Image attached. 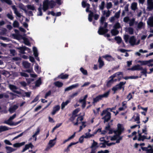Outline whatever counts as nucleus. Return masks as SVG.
I'll return each mask as SVG.
<instances>
[{"mask_svg":"<svg viewBox=\"0 0 153 153\" xmlns=\"http://www.w3.org/2000/svg\"><path fill=\"white\" fill-rule=\"evenodd\" d=\"M142 69V67H141L140 65H137L133 66L131 68H128V70L131 71H139Z\"/></svg>","mask_w":153,"mask_h":153,"instance_id":"obj_9","label":"nucleus"},{"mask_svg":"<svg viewBox=\"0 0 153 153\" xmlns=\"http://www.w3.org/2000/svg\"><path fill=\"white\" fill-rule=\"evenodd\" d=\"M117 130H114V133L120 135L124 131V128L121 124L118 123L117 125Z\"/></svg>","mask_w":153,"mask_h":153,"instance_id":"obj_4","label":"nucleus"},{"mask_svg":"<svg viewBox=\"0 0 153 153\" xmlns=\"http://www.w3.org/2000/svg\"><path fill=\"white\" fill-rule=\"evenodd\" d=\"M60 109V107L59 105H57L53 108V111L52 112V115H54L57 111H59Z\"/></svg>","mask_w":153,"mask_h":153,"instance_id":"obj_19","label":"nucleus"},{"mask_svg":"<svg viewBox=\"0 0 153 153\" xmlns=\"http://www.w3.org/2000/svg\"><path fill=\"white\" fill-rule=\"evenodd\" d=\"M21 39L24 40V43L26 45L28 46H30V43L28 39L25 37H22Z\"/></svg>","mask_w":153,"mask_h":153,"instance_id":"obj_20","label":"nucleus"},{"mask_svg":"<svg viewBox=\"0 0 153 153\" xmlns=\"http://www.w3.org/2000/svg\"><path fill=\"white\" fill-rule=\"evenodd\" d=\"M49 6L48 0H45L43 2V10L44 11H45L48 9Z\"/></svg>","mask_w":153,"mask_h":153,"instance_id":"obj_11","label":"nucleus"},{"mask_svg":"<svg viewBox=\"0 0 153 153\" xmlns=\"http://www.w3.org/2000/svg\"><path fill=\"white\" fill-rule=\"evenodd\" d=\"M54 84L55 86L58 88L62 87L63 85V84L62 82L59 81H56L54 82Z\"/></svg>","mask_w":153,"mask_h":153,"instance_id":"obj_26","label":"nucleus"},{"mask_svg":"<svg viewBox=\"0 0 153 153\" xmlns=\"http://www.w3.org/2000/svg\"><path fill=\"white\" fill-rule=\"evenodd\" d=\"M131 9L134 10L135 11L137 9V4L136 2L133 3L131 6Z\"/></svg>","mask_w":153,"mask_h":153,"instance_id":"obj_29","label":"nucleus"},{"mask_svg":"<svg viewBox=\"0 0 153 153\" xmlns=\"http://www.w3.org/2000/svg\"><path fill=\"white\" fill-rule=\"evenodd\" d=\"M68 76L69 75L68 74H64L63 73H62L58 76V77L62 79H68Z\"/></svg>","mask_w":153,"mask_h":153,"instance_id":"obj_21","label":"nucleus"},{"mask_svg":"<svg viewBox=\"0 0 153 153\" xmlns=\"http://www.w3.org/2000/svg\"><path fill=\"white\" fill-rule=\"evenodd\" d=\"M147 138V137L145 135H143L141 137H138L137 140L138 141H143L145 139Z\"/></svg>","mask_w":153,"mask_h":153,"instance_id":"obj_48","label":"nucleus"},{"mask_svg":"<svg viewBox=\"0 0 153 153\" xmlns=\"http://www.w3.org/2000/svg\"><path fill=\"white\" fill-rule=\"evenodd\" d=\"M129 42L131 45L133 46L135 45L136 39L134 36H132L129 38Z\"/></svg>","mask_w":153,"mask_h":153,"instance_id":"obj_15","label":"nucleus"},{"mask_svg":"<svg viewBox=\"0 0 153 153\" xmlns=\"http://www.w3.org/2000/svg\"><path fill=\"white\" fill-rule=\"evenodd\" d=\"M117 138H118L116 139L117 140L115 143H120V141L122 139L123 137L119 135V136H117Z\"/></svg>","mask_w":153,"mask_h":153,"instance_id":"obj_62","label":"nucleus"},{"mask_svg":"<svg viewBox=\"0 0 153 153\" xmlns=\"http://www.w3.org/2000/svg\"><path fill=\"white\" fill-rule=\"evenodd\" d=\"M115 40L117 41V42L118 44H120L122 42V40L121 38L119 36H116L114 38Z\"/></svg>","mask_w":153,"mask_h":153,"instance_id":"obj_35","label":"nucleus"},{"mask_svg":"<svg viewBox=\"0 0 153 153\" xmlns=\"http://www.w3.org/2000/svg\"><path fill=\"white\" fill-rule=\"evenodd\" d=\"M51 91L50 90L46 93L45 95V98L46 99L48 96L51 95Z\"/></svg>","mask_w":153,"mask_h":153,"instance_id":"obj_64","label":"nucleus"},{"mask_svg":"<svg viewBox=\"0 0 153 153\" xmlns=\"http://www.w3.org/2000/svg\"><path fill=\"white\" fill-rule=\"evenodd\" d=\"M76 132H74V134L71 136L69 137L67 139L65 140L62 143V144H65L66 142L68 141L69 140L73 138L75 136Z\"/></svg>","mask_w":153,"mask_h":153,"instance_id":"obj_24","label":"nucleus"},{"mask_svg":"<svg viewBox=\"0 0 153 153\" xmlns=\"http://www.w3.org/2000/svg\"><path fill=\"white\" fill-rule=\"evenodd\" d=\"M56 138L54 139L53 140H50L49 141V144L50 145V147H52L54 145L55 143L53 142V141L56 140Z\"/></svg>","mask_w":153,"mask_h":153,"instance_id":"obj_43","label":"nucleus"},{"mask_svg":"<svg viewBox=\"0 0 153 153\" xmlns=\"http://www.w3.org/2000/svg\"><path fill=\"white\" fill-rule=\"evenodd\" d=\"M138 62L140 63L142 65H147V64H148V63L153 62V59H151L148 61L139 60L138 61Z\"/></svg>","mask_w":153,"mask_h":153,"instance_id":"obj_12","label":"nucleus"},{"mask_svg":"<svg viewBox=\"0 0 153 153\" xmlns=\"http://www.w3.org/2000/svg\"><path fill=\"white\" fill-rule=\"evenodd\" d=\"M98 62L99 63V67L100 68H101L104 66V62L102 60L100 57H99Z\"/></svg>","mask_w":153,"mask_h":153,"instance_id":"obj_22","label":"nucleus"},{"mask_svg":"<svg viewBox=\"0 0 153 153\" xmlns=\"http://www.w3.org/2000/svg\"><path fill=\"white\" fill-rule=\"evenodd\" d=\"M117 136H119V135H118V134H116L115 135H114L111 137V140L113 141L116 140L117 138Z\"/></svg>","mask_w":153,"mask_h":153,"instance_id":"obj_57","label":"nucleus"},{"mask_svg":"<svg viewBox=\"0 0 153 153\" xmlns=\"http://www.w3.org/2000/svg\"><path fill=\"white\" fill-rule=\"evenodd\" d=\"M17 49L20 50L19 51L20 53L22 54H24L25 53V49L24 46L23 47H20L17 48Z\"/></svg>","mask_w":153,"mask_h":153,"instance_id":"obj_27","label":"nucleus"},{"mask_svg":"<svg viewBox=\"0 0 153 153\" xmlns=\"http://www.w3.org/2000/svg\"><path fill=\"white\" fill-rule=\"evenodd\" d=\"M107 23L105 22L103 27L102 26V25H101L98 31V33L99 35H104L108 32V30L107 28Z\"/></svg>","mask_w":153,"mask_h":153,"instance_id":"obj_2","label":"nucleus"},{"mask_svg":"<svg viewBox=\"0 0 153 153\" xmlns=\"http://www.w3.org/2000/svg\"><path fill=\"white\" fill-rule=\"evenodd\" d=\"M19 7L20 9L24 10L25 13H27V11L25 6L22 3H20L19 4Z\"/></svg>","mask_w":153,"mask_h":153,"instance_id":"obj_25","label":"nucleus"},{"mask_svg":"<svg viewBox=\"0 0 153 153\" xmlns=\"http://www.w3.org/2000/svg\"><path fill=\"white\" fill-rule=\"evenodd\" d=\"M70 102V101L69 100H67L65 102H62L61 104V109H63L65 107V106L67 105L68 103Z\"/></svg>","mask_w":153,"mask_h":153,"instance_id":"obj_32","label":"nucleus"},{"mask_svg":"<svg viewBox=\"0 0 153 153\" xmlns=\"http://www.w3.org/2000/svg\"><path fill=\"white\" fill-rule=\"evenodd\" d=\"M105 129L107 131H108V134H111L113 132L114 133V130L113 131L112 129L111 128V126L108 123L105 128Z\"/></svg>","mask_w":153,"mask_h":153,"instance_id":"obj_18","label":"nucleus"},{"mask_svg":"<svg viewBox=\"0 0 153 153\" xmlns=\"http://www.w3.org/2000/svg\"><path fill=\"white\" fill-rule=\"evenodd\" d=\"M12 9L13 10L14 12V13L19 18H21V15L17 10V9L16 8V6L15 5H13L12 6Z\"/></svg>","mask_w":153,"mask_h":153,"instance_id":"obj_13","label":"nucleus"},{"mask_svg":"<svg viewBox=\"0 0 153 153\" xmlns=\"http://www.w3.org/2000/svg\"><path fill=\"white\" fill-rule=\"evenodd\" d=\"M144 25V23L142 22H140L137 25V28L138 29H141Z\"/></svg>","mask_w":153,"mask_h":153,"instance_id":"obj_41","label":"nucleus"},{"mask_svg":"<svg viewBox=\"0 0 153 153\" xmlns=\"http://www.w3.org/2000/svg\"><path fill=\"white\" fill-rule=\"evenodd\" d=\"M38 10L39 11V14L38 13L37 14V16H42V8L41 7H39L38 8Z\"/></svg>","mask_w":153,"mask_h":153,"instance_id":"obj_53","label":"nucleus"},{"mask_svg":"<svg viewBox=\"0 0 153 153\" xmlns=\"http://www.w3.org/2000/svg\"><path fill=\"white\" fill-rule=\"evenodd\" d=\"M80 71L84 75H87L88 74L87 71L85 70L83 68L81 67L80 68Z\"/></svg>","mask_w":153,"mask_h":153,"instance_id":"obj_46","label":"nucleus"},{"mask_svg":"<svg viewBox=\"0 0 153 153\" xmlns=\"http://www.w3.org/2000/svg\"><path fill=\"white\" fill-rule=\"evenodd\" d=\"M27 7L29 9L36 11V9L33 5H27Z\"/></svg>","mask_w":153,"mask_h":153,"instance_id":"obj_44","label":"nucleus"},{"mask_svg":"<svg viewBox=\"0 0 153 153\" xmlns=\"http://www.w3.org/2000/svg\"><path fill=\"white\" fill-rule=\"evenodd\" d=\"M128 32L130 34L132 35L134 33L133 29L131 27H129L128 28Z\"/></svg>","mask_w":153,"mask_h":153,"instance_id":"obj_49","label":"nucleus"},{"mask_svg":"<svg viewBox=\"0 0 153 153\" xmlns=\"http://www.w3.org/2000/svg\"><path fill=\"white\" fill-rule=\"evenodd\" d=\"M147 9L148 11H150L153 10V0H147Z\"/></svg>","mask_w":153,"mask_h":153,"instance_id":"obj_8","label":"nucleus"},{"mask_svg":"<svg viewBox=\"0 0 153 153\" xmlns=\"http://www.w3.org/2000/svg\"><path fill=\"white\" fill-rule=\"evenodd\" d=\"M25 142H24L21 143H16L13 145V146L14 147H19L24 145Z\"/></svg>","mask_w":153,"mask_h":153,"instance_id":"obj_28","label":"nucleus"},{"mask_svg":"<svg viewBox=\"0 0 153 153\" xmlns=\"http://www.w3.org/2000/svg\"><path fill=\"white\" fill-rule=\"evenodd\" d=\"M9 87L10 90L13 92L18 94H21V93L20 92L16 90L18 89V88L16 86L10 84L9 85Z\"/></svg>","mask_w":153,"mask_h":153,"instance_id":"obj_7","label":"nucleus"},{"mask_svg":"<svg viewBox=\"0 0 153 153\" xmlns=\"http://www.w3.org/2000/svg\"><path fill=\"white\" fill-rule=\"evenodd\" d=\"M7 153H11L16 151V149L13 148L11 147L6 146L5 147Z\"/></svg>","mask_w":153,"mask_h":153,"instance_id":"obj_17","label":"nucleus"},{"mask_svg":"<svg viewBox=\"0 0 153 153\" xmlns=\"http://www.w3.org/2000/svg\"><path fill=\"white\" fill-rule=\"evenodd\" d=\"M120 10H119L118 12L115 13L114 16L117 19L120 16Z\"/></svg>","mask_w":153,"mask_h":153,"instance_id":"obj_61","label":"nucleus"},{"mask_svg":"<svg viewBox=\"0 0 153 153\" xmlns=\"http://www.w3.org/2000/svg\"><path fill=\"white\" fill-rule=\"evenodd\" d=\"M88 97V94L85 95L83 99H80L79 100V102L80 103H81L83 101H85L86 102V100L87 98Z\"/></svg>","mask_w":153,"mask_h":153,"instance_id":"obj_47","label":"nucleus"},{"mask_svg":"<svg viewBox=\"0 0 153 153\" xmlns=\"http://www.w3.org/2000/svg\"><path fill=\"white\" fill-rule=\"evenodd\" d=\"M30 148L29 145L28 144H26L24 148H23L22 151H21L22 152H25L26 150Z\"/></svg>","mask_w":153,"mask_h":153,"instance_id":"obj_52","label":"nucleus"},{"mask_svg":"<svg viewBox=\"0 0 153 153\" xmlns=\"http://www.w3.org/2000/svg\"><path fill=\"white\" fill-rule=\"evenodd\" d=\"M13 25V27L15 28L18 27H19V24L17 21L15 20L14 21Z\"/></svg>","mask_w":153,"mask_h":153,"instance_id":"obj_40","label":"nucleus"},{"mask_svg":"<svg viewBox=\"0 0 153 153\" xmlns=\"http://www.w3.org/2000/svg\"><path fill=\"white\" fill-rule=\"evenodd\" d=\"M7 16L8 18L11 20H13V17L12 15L11 14L8 13L7 15Z\"/></svg>","mask_w":153,"mask_h":153,"instance_id":"obj_59","label":"nucleus"},{"mask_svg":"<svg viewBox=\"0 0 153 153\" xmlns=\"http://www.w3.org/2000/svg\"><path fill=\"white\" fill-rule=\"evenodd\" d=\"M97 143L94 141V140H93V143L91 146V148H92L93 147H98V146H97Z\"/></svg>","mask_w":153,"mask_h":153,"instance_id":"obj_63","label":"nucleus"},{"mask_svg":"<svg viewBox=\"0 0 153 153\" xmlns=\"http://www.w3.org/2000/svg\"><path fill=\"white\" fill-rule=\"evenodd\" d=\"M105 20V17L104 16H102L100 18V24L101 25H103V24L104 25V23L105 22H104Z\"/></svg>","mask_w":153,"mask_h":153,"instance_id":"obj_39","label":"nucleus"},{"mask_svg":"<svg viewBox=\"0 0 153 153\" xmlns=\"http://www.w3.org/2000/svg\"><path fill=\"white\" fill-rule=\"evenodd\" d=\"M12 36L14 37V39H21L22 36L19 34H13Z\"/></svg>","mask_w":153,"mask_h":153,"instance_id":"obj_31","label":"nucleus"},{"mask_svg":"<svg viewBox=\"0 0 153 153\" xmlns=\"http://www.w3.org/2000/svg\"><path fill=\"white\" fill-rule=\"evenodd\" d=\"M126 83V82H120L119 84H117L115 86L112 88V90L114 91L115 94L117 91L118 89L121 90L122 88V86L124 85Z\"/></svg>","mask_w":153,"mask_h":153,"instance_id":"obj_5","label":"nucleus"},{"mask_svg":"<svg viewBox=\"0 0 153 153\" xmlns=\"http://www.w3.org/2000/svg\"><path fill=\"white\" fill-rule=\"evenodd\" d=\"M23 65L24 67L26 68H29L30 65V63L27 62H23Z\"/></svg>","mask_w":153,"mask_h":153,"instance_id":"obj_37","label":"nucleus"},{"mask_svg":"<svg viewBox=\"0 0 153 153\" xmlns=\"http://www.w3.org/2000/svg\"><path fill=\"white\" fill-rule=\"evenodd\" d=\"M48 4L51 8H53L56 5L55 3L53 0H51L50 1H48Z\"/></svg>","mask_w":153,"mask_h":153,"instance_id":"obj_36","label":"nucleus"},{"mask_svg":"<svg viewBox=\"0 0 153 153\" xmlns=\"http://www.w3.org/2000/svg\"><path fill=\"white\" fill-rule=\"evenodd\" d=\"M105 3L104 1H102L101 2V5L100 6V9L101 10H103L104 7Z\"/></svg>","mask_w":153,"mask_h":153,"instance_id":"obj_56","label":"nucleus"},{"mask_svg":"<svg viewBox=\"0 0 153 153\" xmlns=\"http://www.w3.org/2000/svg\"><path fill=\"white\" fill-rule=\"evenodd\" d=\"M110 91H108L103 94L97 96L95 98H93V103L94 104L97 102L99 100H101L103 97H107L109 95Z\"/></svg>","mask_w":153,"mask_h":153,"instance_id":"obj_3","label":"nucleus"},{"mask_svg":"<svg viewBox=\"0 0 153 153\" xmlns=\"http://www.w3.org/2000/svg\"><path fill=\"white\" fill-rule=\"evenodd\" d=\"M130 19L128 16L125 17L123 19V22L126 23H128Z\"/></svg>","mask_w":153,"mask_h":153,"instance_id":"obj_55","label":"nucleus"},{"mask_svg":"<svg viewBox=\"0 0 153 153\" xmlns=\"http://www.w3.org/2000/svg\"><path fill=\"white\" fill-rule=\"evenodd\" d=\"M120 23L117 22L115 23L113 27L115 29L117 30L118 29H119L120 27Z\"/></svg>","mask_w":153,"mask_h":153,"instance_id":"obj_45","label":"nucleus"},{"mask_svg":"<svg viewBox=\"0 0 153 153\" xmlns=\"http://www.w3.org/2000/svg\"><path fill=\"white\" fill-rule=\"evenodd\" d=\"M138 78L137 76H126L124 77H123V78L125 80H127L129 79H136Z\"/></svg>","mask_w":153,"mask_h":153,"instance_id":"obj_34","label":"nucleus"},{"mask_svg":"<svg viewBox=\"0 0 153 153\" xmlns=\"http://www.w3.org/2000/svg\"><path fill=\"white\" fill-rule=\"evenodd\" d=\"M25 131H24V132H22L19 135L15 137L13 139V140H15V139H16L18 138L19 137L22 136V135H23V134H25Z\"/></svg>","mask_w":153,"mask_h":153,"instance_id":"obj_60","label":"nucleus"},{"mask_svg":"<svg viewBox=\"0 0 153 153\" xmlns=\"http://www.w3.org/2000/svg\"><path fill=\"white\" fill-rule=\"evenodd\" d=\"M141 148L143 151H146V153H153L152 146L150 145H149L147 147H141Z\"/></svg>","mask_w":153,"mask_h":153,"instance_id":"obj_6","label":"nucleus"},{"mask_svg":"<svg viewBox=\"0 0 153 153\" xmlns=\"http://www.w3.org/2000/svg\"><path fill=\"white\" fill-rule=\"evenodd\" d=\"M141 70L142 71H141V73L143 74V75H144L145 77H146L147 76V74H148L147 72V70L146 68H142V69Z\"/></svg>","mask_w":153,"mask_h":153,"instance_id":"obj_38","label":"nucleus"},{"mask_svg":"<svg viewBox=\"0 0 153 153\" xmlns=\"http://www.w3.org/2000/svg\"><path fill=\"white\" fill-rule=\"evenodd\" d=\"M116 74V77H117V80L120 81L123 78V73L122 72H118L115 73Z\"/></svg>","mask_w":153,"mask_h":153,"instance_id":"obj_16","label":"nucleus"},{"mask_svg":"<svg viewBox=\"0 0 153 153\" xmlns=\"http://www.w3.org/2000/svg\"><path fill=\"white\" fill-rule=\"evenodd\" d=\"M10 121V120H8L7 121H5L4 123L7 124L11 126H15V122Z\"/></svg>","mask_w":153,"mask_h":153,"instance_id":"obj_33","label":"nucleus"},{"mask_svg":"<svg viewBox=\"0 0 153 153\" xmlns=\"http://www.w3.org/2000/svg\"><path fill=\"white\" fill-rule=\"evenodd\" d=\"M111 33L112 36H115L119 33V31L117 30L114 28L111 30Z\"/></svg>","mask_w":153,"mask_h":153,"instance_id":"obj_30","label":"nucleus"},{"mask_svg":"<svg viewBox=\"0 0 153 153\" xmlns=\"http://www.w3.org/2000/svg\"><path fill=\"white\" fill-rule=\"evenodd\" d=\"M129 36L128 35H125L124 36V39L126 43H127L129 40Z\"/></svg>","mask_w":153,"mask_h":153,"instance_id":"obj_50","label":"nucleus"},{"mask_svg":"<svg viewBox=\"0 0 153 153\" xmlns=\"http://www.w3.org/2000/svg\"><path fill=\"white\" fill-rule=\"evenodd\" d=\"M135 19L134 18H133L130 19L129 23V26H133L135 23Z\"/></svg>","mask_w":153,"mask_h":153,"instance_id":"obj_42","label":"nucleus"},{"mask_svg":"<svg viewBox=\"0 0 153 153\" xmlns=\"http://www.w3.org/2000/svg\"><path fill=\"white\" fill-rule=\"evenodd\" d=\"M102 57L108 61H112L115 60V59L111 55L108 54H106L103 56Z\"/></svg>","mask_w":153,"mask_h":153,"instance_id":"obj_10","label":"nucleus"},{"mask_svg":"<svg viewBox=\"0 0 153 153\" xmlns=\"http://www.w3.org/2000/svg\"><path fill=\"white\" fill-rule=\"evenodd\" d=\"M9 129L8 128L5 126H0V133L8 130Z\"/></svg>","mask_w":153,"mask_h":153,"instance_id":"obj_23","label":"nucleus"},{"mask_svg":"<svg viewBox=\"0 0 153 153\" xmlns=\"http://www.w3.org/2000/svg\"><path fill=\"white\" fill-rule=\"evenodd\" d=\"M77 116V115H74L72 114V116L69 119V120L73 123H74L73 121L75 119L76 117Z\"/></svg>","mask_w":153,"mask_h":153,"instance_id":"obj_51","label":"nucleus"},{"mask_svg":"<svg viewBox=\"0 0 153 153\" xmlns=\"http://www.w3.org/2000/svg\"><path fill=\"white\" fill-rule=\"evenodd\" d=\"M112 5L111 2L107 3L106 5L107 8L109 9L112 7Z\"/></svg>","mask_w":153,"mask_h":153,"instance_id":"obj_58","label":"nucleus"},{"mask_svg":"<svg viewBox=\"0 0 153 153\" xmlns=\"http://www.w3.org/2000/svg\"><path fill=\"white\" fill-rule=\"evenodd\" d=\"M147 24L150 27H153V16H151L149 18Z\"/></svg>","mask_w":153,"mask_h":153,"instance_id":"obj_14","label":"nucleus"},{"mask_svg":"<svg viewBox=\"0 0 153 153\" xmlns=\"http://www.w3.org/2000/svg\"><path fill=\"white\" fill-rule=\"evenodd\" d=\"M144 129H142V132L143 133H144L145 134H147V126L146 125L144 126Z\"/></svg>","mask_w":153,"mask_h":153,"instance_id":"obj_54","label":"nucleus"},{"mask_svg":"<svg viewBox=\"0 0 153 153\" xmlns=\"http://www.w3.org/2000/svg\"><path fill=\"white\" fill-rule=\"evenodd\" d=\"M108 109L103 110L101 114V116L103 117L101 119L103 120L104 123L108 122L111 118V114L108 111Z\"/></svg>","mask_w":153,"mask_h":153,"instance_id":"obj_1","label":"nucleus"}]
</instances>
